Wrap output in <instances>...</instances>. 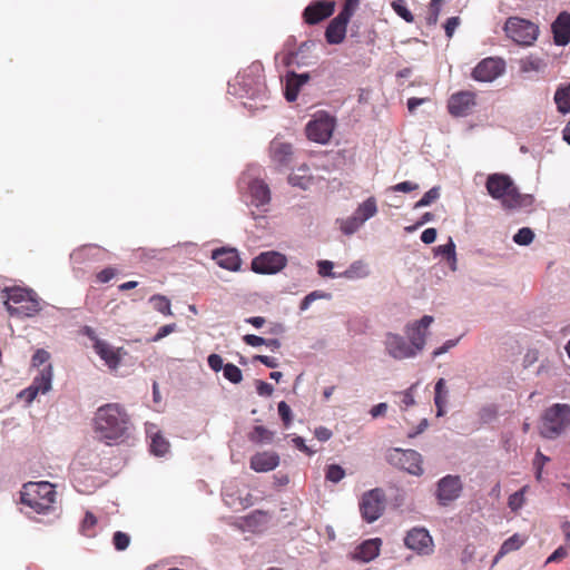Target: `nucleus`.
<instances>
[{"label":"nucleus","mask_w":570,"mask_h":570,"mask_svg":"<svg viewBox=\"0 0 570 570\" xmlns=\"http://www.w3.org/2000/svg\"><path fill=\"white\" fill-rule=\"evenodd\" d=\"M112 543L116 550L124 551L129 547L130 537L122 531H116L112 537Z\"/></svg>","instance_id":"obj_48"},{"label":"nucleus","mask_w":570,"mask_h":570,"mask_svg":"<svg viewBox=\"0 0 570 570\" xmlns=\"http://www.w3.org/2000/svg\"><path fill=\"white\" fill-rule=\"evenodd\" d=\"M39 395V393H37V389L36 387H31L30 385L26 389H23L22 391H20L17 395L18 399H23L28 404H31L36 397Z\"/></svg>","instance_id":"obj_53"},{"label":"nucleus","mask_w":570,"mask_h":570,"mask_svg":"<svg viewBox=\"0 0 570 570\" xmlns=\"http://www.w3.org/2000/svg\"><path fill=\"white\" fill-rule=\"evenodd\" d=\"M212 258L216 261L218 266L227 271L237 272L240 269L242 259L239 258L238 252L235 248L220 247L214 249Z\"/></svg>","instance_id":"obj_20"},{"label":"nucleus","mask_w":570,"mask_h":570,"mask_svg":"<svg viewBox=\"0 0 570 570\" xmlns=\"http://www.w3.org/2000/svg\"><path fill=\"white\" fill-rule=\"evenodd\" d=\"M207 362H208L209 367L214 372L224 371L225 364H224L223 358H222L220 355H218V354H210L208 356V358H207Z\"/></svg>","instance_id":"obj_57"},{"label":"nucleus","mask_w":570,"mask_h":570,"mask_svg":"<svg viewBox=\"0 0 570 570\" xmlns=\"http://www.w3.org/2000/svg\"><path fill=\"white\" fill-rule=\"evenodd\" d=\"M53 370L51 364H47L33 377L31 387L37 389V393L47 394L52 389Z\"/></svg>","instance_id":"obj_28"},{"label":"nucleus","mask_w":570,"mask_h":570,"mask_svg":"<svg viewBox=\"0 0 570 570\" xmlns=\"http://www.w3.org/2000/svg\"><path fill=\"white\" fill-rule=\"evenodd\" d=\"M404 544L419 554H431L434 546L432 537L424 528H413L407 531L404 538Z\"/></svg>","instance_id":"obj_16"},{"label":"nucleus","mask_w":570,"mask_h":570,"mask_svg":"<svg viewBox=\"0 0 570 570\" xmlns=\"http://www.w3.org/2000/svg\"><path fill=\"white\" fill-rule=\"evenodd\" d=\"M149 303L153 305V308L164 315H171V304L168 297L164 295H153L149 298Z\"/></svg>","instance_id":"obj_37"},{"label":"nucleus","mask_w":570,"mask_h":570,"mask_svg":"<svg viewBox=\"0 0 570 570\" xmlns=\"http://www.w3.org/2000/svg\"><path fill=\"white\" fill-rule=\"evenodd\" d=\"M334 263L327 259L317 262V272L322 277L341 278L340 273L333 272Z\"/></svg>","instance_id":"obj_46"},{"label":"nucleus","mask_w":570,"mask_h":570,"mask_svg":"<svg viewBox=\"0 0 570 570\" xmlns=\"http://www.w3.org/2000/svg\"><path fill=\"white\" fill-rule=\"evenodd\" d=\"M458 343H459V338L448 340L446 342L443 343L442 346L435 348L432 352V357L433 358L439 357L440 355H442V354L446 353L448 351H450L451 348H453Z\"/></svg>","instance_id":"obj_58"},{"label":"nucleus","mask_w":570,"mask_h":570,"mask_svg":"<svg viewBox=\"0 0 570 570\" xmlns=\"http://www.w3.org/2000/svg\"><path fill=\"white\" fill-rule=\"evenodd\" d=\"M259 170L258 166H248L240 177V185L247 188L249 204L265 213L271 202V190L268 185L258 178Z\"/></svg>","instance_id":"obj_5"},{"label":"nucleus","mask_w":570,"mask_h":570,"mask_svg":"<svg viewBox=\"0 0 570 570\" xmlns=\"http://www.w3.org/2000/svg\"><path fill=\"white\" fill-rule=\"evenodd\" d=\"M175 330H176V324L175 323L166 324V325L159 327V330L157 331L155 336L151 338V341L153 342H158V341L163 340L164 337H166L167 335H169L173 332H175Z\"/></svg>","instance_id":"obj_56"},{"label":"nucleus","mask_w":570,"mask_h":570,"mask_svg":"<svg viewBox=\"0 0 570 570\" xmlns=\"http://www.w3.org/2000/svg\"><path fill=\"white\" fill-rule=\"evenodd\" d=\"M243 341L252 347H257V346L264 345V343H267L266 338H264L262 336L254 335V334L244 335Z\"/></svg>","instance_id":"obj_61"},{"label":"nucleus","mask_w":570,"mask_h":570,"mask_svg":"<svg viewBox=\"0 0 570 570\" xmlns=\"http://www.w3.org/2000/svg\"><path fill=\"white\" fill-rule=\"evenodd\" d=\"M377 202L375 197H368L361 203L354 214L363 222H367L377 214Z\"/></svg>","instance_id":"obj_31"},{"label":"nucleus","mask_w":570,"mask_h":570,"mask_svg":"<svg viewBox=\"0 0 570 570\" xmlns=\"http://www.w3.org/2000/svg\"><path fill=\"white\" fill-rule=\"evenodd\" d=\"M551 28L556 45L566 46L570 42V13H559Z\"/></svg>","instance_id":"obj_24"},{"label":"nucleus","mask_w":570,"mask_h":570,"mask_svg":"<svg viewBox=\"0 0 570 570\" xmlns=\"http://www.w3.org/2000/svg\"><path fill=\"white\" fill-rule=\"evenodd\" d=\"M345 476V470L338 464H330L326 468L325 478L327 481L338 483Z\"/></svg>","instance_id":"obj_45"},{"label":"nucleus","mask_w":570,"mask_h":570,"mask_svg":"<svg viewBox=\"0 0 570 570\" xmlns=\"http://www.w3.org/2000/svg\"><path fill=\"white\" fill-rule=\"evenodd\" d=\"M448 390L445 389V380L439 379L434 386V403L436 406V415L442 416L445 411Z\"/></svg>","instance_id":"obj_32"},{"label":"nucleus","mask_w":570,"mask_h":570,"mask_svg":"<svg viewBox=\"0 0 570 570\" xmlns=\"http://www.w3.org/2000/svg\"><path fill=\"white\" fill-rule=\"evenodd\" d=\"M568 556V549L566 547H559L556 549L547 559V563L559 561Z\"/></svg>","instance_id":"obj_64"},{"label":"nucleus","mask_w":570,"mask_h":570,"mask_svg":"<svg viewBox=\"0 0 570 570\" xmlns=\"http://www.w3.org/2000/svg\"><path fill=\"white\" fill-rule=\"evenodd\" d=\"M223 374L224 377L233 384H238L243 380L242 371L233 363L225 364Z\"/></svg>","instance_id":"obj_43"},{"label":"nucleus","mask_w":570,"mask_h":570,"mask_svg":"<svg viewBox=\"0 0 570 570\" xmlns=\"http://www.w3.org/2000/svg\"><path fill=\"white\" fill-rule=\"evenodd\" d=\"M92 347L110 370L119 367L122 354H125L121 347L116 348L107 341L96 342Z\"/></svg>","instance_id":"obj_21"},{"label":"nucleus","mask_w":570,"mask_h":570,"mask_svg":"<svg viewBox=\"0 0 570 570\" xmlns=\"http://www.w3.org/2000/svg\"><path fill=\"white\" fill-rule=\"evenodd\" d=\"M277 410L284 425L288 428L292 422V410L289 405L285 401H281L277 405Z\"/></svg>","instance_id":"obj_50"},{"label":"nucleus","mask_w":570,"mask_h":570,"mask_svg":"<svg viewBox=\"0 0 570 570\" xmlns=\"http://www.w3.org/2000/svg\"><path fill=\"white\" fill-rule=\"evenodd\" d=\"M55 487L49 482H30L21 492L22 504L29 507L38 514H49L55 510Z\"/></svg>","instance_id":"obj_4"},{"label":"nucleus","mask_w":570,"mask_h":570,"mask_svg":"<svg viewBox=\"0 0 570 570\" xmlns=\"http://www.w3.org/2000/svg\"><path fill=\"white\" fill-rule=\"evenodd\" d=\"M155 425L150 424L147 426L146 432L150 438V452L156 456H164L169 452L170 444L169 442L161 435L159 431H155Z\"/></svg>","instance_id":"obj_27"},{"label":"nucleus","mask_w":570,"mask_h":570,"mask_svg":"<svg viewBox=\"0 0 570 570\" xmlns=\"http://www.w3.org/2000/svg\"><path fill=\"white\" fill-rule=\"evenodd\" d=\"M382 540L380 538H372L360 543L351 553V558L361 562H370L379 557L381 551Z\"/></svg>","instance_id":"obj_22"},{"label":"nucleus","mask_w":570,"mask_h":570,"mask_svg":"<svg viewBox=\"0 0 570 570\" xmlns=\"http://www.w3.org/2000/svg\"><path fill=\"white\" fill-rule=\"evenodd\" d=\"M269 155L272 160L278 166H288L293 158V147L289 142L279 138H274L269 145Z\"/></svg>","instance_id":"obj_23"},{"label":"nucleus","mask_w":570,"mask_h":570,"mask_svg":"<svg viewBox=\"0 0 570 570\" xmlns=\"http://www.w3.org/2000/svg\"><path fill=\"white\" fill-rule=\"evenodd\" d=\"M334 128V117L330 116L327 112L320 111L307 122L305 131L309 140L326 144L331 139Z\"/></svg>","instance_id":"obj_8"},{"label":"nucleus","mask_w":570,"mask_h":570,"mask_svg":"<svg viewBox=\"0 0 570 570\" xmlns=\"http://www.w3.org/2000/svg\"><path fill=\"white\" fill-rule=\"evenodd\" d=\"M462 491L463 482L461 478L448 474L436 482L434 497L440 507H449L461 497Z\"/></svg>","instance_id":"obj_9"},{"label":"nucleus","mask_w":570,"mask_h":570,"mask_svg":"<svg viewBox=\"0 0 570 570\" xmlns=\"http://www.w3.org/2000/svg\"><path fill=\"white\" fill-rule=\"evenodd\" d=\"M368 275V265L362 259L354 261L343 273H340L341 278L347 279H361Z\"/></svg>","instance_id":"obj_30"},{"label":"nucleus","mask_w":570,"mask_h":570,"mask_svg":"<svg viewBox=\"0 0 570 570\" xmlns=\"http://www.w3.org/2000/svg\"><path fill=\"white\" fill-rule=\"evenodd\" d=\"M557 108L561 114L570 112V82L560 86L554 94Z\"/></svg>","instance_id":"obj_33"},{"label":"nucleus","mask_w":570,"mask_h":570,"mask_svg":"<svg viewBox=\"0 0 570 570\" xmlns=\"http://www.w3.org/2000/svg\"><path fill=\"white\" fill-rule=\"evenodd\" d=\"M444 1L445 0H431L426 16V23L429 26H435L438 23L441 8Z\"/></svg>","instance_id":"obj_41"},{"label":"nucleus","mask_w":570,"mask_h":570,"mask_svg":"<svg viewBox=\"0 0 570 570\" xmlns=\"http://www.w3.org/2000/svg\"><path fill=\"white\" fill-rule=\"evenodd\" d=\"M262 71V66L254 63L247 70L239 72L235 78L236 83L242 86L245 95L250 98H255L265 90Z\"/></svg>","instance_id":"obj_12"},{"label":"nucleus","mask_w":570,"mask_h":570,"mask_svg":"<svg viewBox=\"0 0 570 570\" xmlns=\"http://www.w3.org/2000/svg\"><path fill=\"white\" fill-rule=\"evenodd\" d=\"M288 183L292 186L307 189L311 184V179L306 176V168H298V173L291 174L288 177Z\"/></svg>","instance_id":"obj_39"},{"label":"nucleus","mask_w":570,"mask_h":570,"mask_svg":"<svg viewBox=\"0 0 570 570\" xmlns=\"http://www.w3.org/2000/svg\"><path fill=\"white\" fill-rule=\"evenodd\" d=\"M279 464V456L276 452L265 451L254 454L250 459V468L256 472H269Z\"/></svg>","instance_id":"obj_25"},{"label":"nucleus","mask_w":570,"mask_h":570,"mask_svg":"<svg viewBox=\"0 0 570 570\" xmlns=\"http://www.w3.org/2000/svg\"><path fill=\"white\" fill-rule=\"evenodd\" d=\"M485 188L493 199L501 200L502 206L509 209L520 208L532 203V196L520 194L511 177L505 174H490Z\"/></svg>","instance_id":"obj_2"},{"label":"nucleus","mask_w":570,"mask_h":570,"mask_svg":"<svg viewBox=\"0 0 570 570\" xmlns=\"http://www.w3.org/2000/svg\"><path fill=\"white\" fill-rule=\"evenodd\" d=\"M335 3L331 0H316L311 2L303 12V18L308 24H316L333 14Z\"/></svg>","instance_id":"obj_19"},{"label":"nucleus","mask_w":570,"mask_h":570,"mask_svg":"<svg viewBox=\"0 0 570 570\" xmlns=\"http://www.w3.org/2000/svg\"><path fill=\"white\" fill-rule=\"evenodd\" d=\"M475 106V95L471 91L453 94L448 102L449 112L454 117L468 116Z\"/></svg>","instance_id":"obj_18"},{"label":"nucleus","mask_w":570,"mask_h":570,"mask_svg":"<svg viewBox=\"0 0 570 570\" xmlns=\"http://www.w3.org/2000/svg\"><path fill=\"white\" fill-rule=\"evenodd\" d=\"M268 520H269V518L266 512L261 511V510H255L252 513H249L248 515L244 517L243 525L245 529L253 531V532L261 531L266 527Z\"/></svg>","instance_id":"obj_29"},{"label":"nucleus","mask_w":570,"mask_h":570,"mask_svg":"<svg viewBox=\"0 0 570 570\" xmlns=\"http://www.w3.org/2000/svg\"><path fill=\"white\" fill-rule=\"evenodd\" d=\"M49 358H50L49 352H47L43 348H39L32 355V360H31L32 366L39 367L42 364L47 363Z\"/></svg>","instance_id":"obj_51"},{"label":"nucleus","mask_w":570,"mask_h":570,"mask_svg":"<svg viewBox=\"0 0 570 570\" xmlns=\"http://www.w3.org/2000/svg\"><path fill=\"white\" fill-rule=\"evenodd\" d=\"M534 239V233L529 227L520 228L517 234L513 236V242L520 246H528Z\"/></svg>","instance_id":"obj_42"},{"label":"nucleus","mask_w":570,"mask_h":570,"mask_svg":"<svg viewBox=\"0 0 570 570\" xmlns=\"http://www.w3.org/2000/svg\"><path fill=\"white\" fill-rule=\"evenodd\" d=\"M295 448H297L299 451L306 453L308 456H312L315 454V450L311 449L305 444V440L302 436H295L292 440Z\"/></svg>","instance_id":"obj_60"},{"label":"nucleus","mask_w":570,"mask_h":570,"mask_svg":"<svg viewBox=\"0 0 570 570\" xmlns=\"http://www.w3.org/2000/svg\"><path fill=\"white\" fill-rule=\"evenodd\" d=\"M314 435L318 441L326 442L332 438L333 433L325 426H318L315 429Z\"/></svg>","instance_id":"obj_63"},{"label":"nucleus","mask_w":570,"mask_h":570,"mask_svg":"<svg viewBox=\"0 0 570 570\" xmlns=\"http://www.w3.org/2000/svg\"><path fill=\"white\" fill-rule=\"evenodd\" d=\"M131 426L130 416L119 403L104 404L95 413V433L107 445L124 442L129 436Z\"/></svg>","instance_id":"obj_1"},{"label":"nucleus","mask_w":570,"mask_h":570,"mask_svg":"<svg viewBox=\"0 0 570 570\" xmlns=\"http://www.w3.org/2000/svg\"><path fill=\"white\" fill-rule=\"evenodd\" d=\"M529 487L524 485L519 491L512 493L508 499V505L509 508L517 512L519 511L525 502V492L528 491Z\"/></svg>","instance_id":"obj_38"},{"label":"nucleus","mask_w":570,"mask_h":570,"mask_svg":"<svg viewBox=\"0 0 570 570\" xmlns=\"http://www.w3.org/2000/svg\"><path fill=\"white\" fill-rule=\"evenodd\" d=\"M434 318L431 315H424L419 321L410 323L405 326V334L409 342L415 347L417 353L424 350L428 328L433 323Z\"/></svg>","instance_id":"obj_15"},{"label":"nucleus","mask_w":570,"mask_h":570,"mask_svg":"<svg viewBox=\"0 0 570 570\" xmlns=\"http://www.w3.org/2000/svg\"><path fill=\"white\" fill-rule=\"evenodd\" d=\"M360 0H346L344 8L338 13L341 17H345L348 21L353 16L355 9L358 7Z\"/></svg>","instance_id":"obj_52"},{"label":"nucleus","mask_w":570,"mask_h":570,"mask_svg":"<svg viewBox=\"0 0 570 570\" xmlns=\"http://www.w3.org/2000/svg\"><path fill=\"white\" fill-rule=\"evenodd\" d=\"M504 31L514 42L531 46L537 40L539 28L529 20L511 17L505 22Z\"/></svg>","instance_id":"obj_7"},{"label":"nucleus","mask_w":570,"mask_h":570,"mask_svg":"<svg viewBox=\"0 0 570 570\" xmlns=\"http://www.w3.org/2000/svg\"><path fill=\"white\" fill-rule=\"evenodd\" d=\"M248 438L254 443L269 444L273 441L274 433L263 425H256Z\"/></svg>","instance_id":"obj_35"},{"label":"nucleus","mask_w":570,"mask_h":570,"mask_svg":"<svg viewBox=\"0 0 570 570\" xmlns=\"http://www.w3.org/2000/svg\"><path fill=\"white\" fill-rule=\"evenodd\" d=\"M570 425V405L553 404L546 410L540 426V433L546 439L559 436Z\"/></svg>","instance_id":"obj_6"},{"label":"nucleus","mask_w":570,"mask_h":570,"mask_svg":"<svg viewBox=\"0 0 570 570\" xmlns=\"http://www.w3.org/2000/svg\"><path fill=\"white\" fill-rule=\"evenodd\" d=\"M419 185L409 180L394 185L391 189L393 191L410 193L417 189Z\"/></svg>","instance_id":"obj_59"},{"label":"nucleus","mask_w":570,"mask_h":570,"mask_svg":"<svg viewBox=\"0 0 570 570\" xmlns=\"http://www.w3.org/2000/svg\"><path fill=\"white\" fill-rule=\"evenodd\" d=\"M348 20L337 14L327 26L325 31L326 41L331 45L341 43L346 35Z\"/></svg>","instance_id":"obj_26"},{"label":"nucleus","mask_w":570,"mask_h":570,"mask_svg":"<svg viewBox=\"0 0 570 570\" xmlns=\"http://www.w3.org/2000/svg\"><path fill=\"white\" fill-rule=\"evenodd\" d=\"M286 266V257L278 252L261 253L252 261V269L257 274H276Z\"/></svg>","instance_id":"obj_14"},{"label":"nucleus","mask_w":570,"mask_h":570,"mask_svg":"<svg viewBox=\"0 0 570 570\" xmlns=\"http://www.w3.org/2000/svg\"><path fill=\"white\" fill-rule=\"evenodd\" d=\"M391 6L399 17H401L406 22H413L414 17L407 9L405 0H394Z\"/></svg>","instance_id":"obj_44"},{"label":"nucleus","mask_w":570,"mask_h":570,"mask_svg":"<svg viewBox=\"0 0 570 570\" xmlns=\"http://www.w3.org/2000/svg\"><path fill=\"white\" fill-rule=\"evenodd\" d=\"M256 391L259 396L268 397L274 392V386L267 382L257 380L256 381Z\"/></svg>","instance_id":"obj_55"},{"label":"nucleus","mask_w":570,"mask_h":570,"mask_svg":"<svg viewBox=\"0 0 570 570\" xmlns=\"http://www.w3.org/2000/svg\"><path fill=\"white\" fill-rule=\"evenodd\" d=\"M497 416V409L492 405L484 406L480 411V420L483 423H490Z\"/></svg>","instance_id":"obj_54"},{"label":"nucleus","mask_w":570,"mask_h":570,"mask_svg":"<svg viewBox=\"0 0 570 570\" xmlns=\"http://www.w3.org/2000/svg\"><path fill=\"white\" fill-rule=\"evenodd\" d=\"M524 544V539L515 533L508 538L501 546L497 557L494 558V562H497L501 557L512 551L520 549Z\"/></svg>","instance_id":"obj_34"},{"label":"nucleus","mask_w":570,"mask_h":570,"mask_svg":"<svg viewBox=\"0 0 570 570\" xmlns=\"http://www.w3.org/2000/svg\"><path fill=\"white\" fill-rule=\"evenodd\" d=\"M299 89L301 85H298L297 81H294V79H292V77L287 73L284 87V96L286 100L289 102L295 101L298 96Z\"/></svg>","instance_id":"obj_40"},{"label":"nucleus","mask_w":570,"mask_h":570,"mask_svg":"<svg viewBox=\"0 0 570 570\" xmlns=\"http://www.w3.org/2000/svg\"><path fill=\"white\" fill-rule=\"evenodd\" d=\"M434 254L436 256H444L446 259L455 254V244L452 239V237H449V240L446 244L439 245L434 248Z\"/></svg>","instance_id":"obj_49"},{"label":"nucleus","mask_w":570,"mask_h":570,"mask_svg":"<svg viewBox=\"0 0 570 570\" xmlns=\"http://www.w3.org/2000/svg\"><path fill=\"white\" fill-rule=\"evenodd\" d=\"M459 24H460L459 17L449 18L444 24V30H445L446 37L451 38Z\"/></svg>","instance_id":"obj_62"},{"label":"nucleus","mask_w":570,"mask_h":570,"mask_svg":"<svg viewBox=\"0 0 570 570\" xmlns=\"http://www.w3.org/2000/svg\"><path fill=\"white\" fill-rule=\"evenodd\" d=\"M2 293L4 306L10 316L18 318L33 317L41 311V299L31 288L11 286L4 287Z\"/></svg>","instance_id":"obj_3"},{"label":"nucleus","mask_w":570,"mask_h":570,"mask_svg":"<svg viewBox=\"0 0 570 570\" xmlns=\"http://www.w3.org/2000/svg\"><path fill=\"white\" fill-rule=\"evenodd\" d=\"M504 61L497 58H485L473 69L472 77L476 81L492 82L504 72Z\"/></svg>","instance_id":"obj_17"},{"label":"nucleus","mask_w":570,"mask_h":570,"mask_svg":"<svg viewBox=\"0 0 570 570\" xmlns=\"http://www.w3.org/2000/svg\"><path fill=\"white\" fill-rule=\"evenodd\" d=\"M439 197H440V188L439 187H432L414 205V208L426 207V206L431 205L433 202H435L436 199H439Z\"/></svg>","instance_id":"obj_47"},{"label":"nucleus","mask_w":570,"mask_h":570,"mask_svg":"<svg viewBox=\"0 0 570 570\" xmlns=\"http://www.w3.org/2000/svg\"><path fill=\"white\" fill-rule=\"evenodd\" d=\"M384 345L386 353L397 361L413 358L419 354L415 347L400 334L386 333Z\"/></svg>","instance_id":"obj_13"},{"label":"nucleus","mask_w":570,"mask_h":570,"mask_svg":"<svg viewBox=\"0 0 570 570\" xmlns=\"http://www.w3.org/2000/svg\"><path fill=\"white\" fill-rule=\"evenodd\" d=\"M340 229L344 235L351 236L356 233L364 223L353 213L352 216L338 220Z\"/></svg>","instance_id":"obj_36"},{"label":"nucleus","mask_w":570,"mask_h":570,"mask_svg":"<svg viewBox=\"0 0 570 570\" xmlns=\"http://www.w3.org/2000/svg\"><path fill=\"white\" fill-rule=\"evenodd\" d=\"M385 508V495L381 489H373L365 492L360 501V511L362 518L372 523L383 513Z\"/></svg>","instance_id":"obj_11"},{"label":"nucleus","mask_w":570,"mask_h":570,"mask_svg":"<svg viewBox=\"0 0 570 570\" xmlns=\"http://www.w3.org/2000/svg\"><path fill=\"white\" fill-rule=\"evenodd\" d=\"M391 464L405 470L412 475H422V455L415 450L393 449L387 455Z\"/></svg>","instance_id":"obj_10"}]
</instances>
